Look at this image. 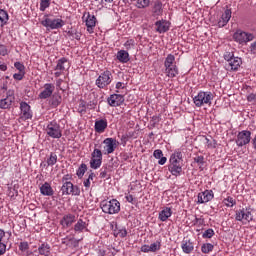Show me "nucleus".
I'll use <instances>...</instances> for the list:
<instances>
[{
  "mask_svg": "<svg viewBox=\"0 0 256 256\" xmlns=\"http://www.w3.org/2000/svg\"><path fill=\"white\" fill-rule=\"evenodd\" d=\"M168 171L171 172V175L174 177L181 176L183 172V153L180 151L174 152L169 159Z\"/></svg>",
  "mask_w": 256,
  "mask_h": 256,
  "instance_id": "obj_1",
  "label": "nucleus"
},
{
  "mask_svg": "<svg viewBox=\"0 0 256 256\" xmlns=\"http://www.w3.org/2000/svg\"><path fill=\"white\" fill-rule=\"evenodd\" d=\"M164 73L166 77L170 79H175L179 75V67H177V62H175V55L168 54L164 61Z\"/></svg>",
  "mask_w": 256,
  "mask_h": 256,
  "instance_id": "obj_2",
  "label": "nucleus"
},
{
  "mask_svg": "<svg viewBox=\"0 0 256 256\" xmlns=\"http://www.w3.org/2000/svg\"><path fill=\"white\" fill-rule=\"evenodd\" d=\"M215 96L211 93V91H200L194 98L193 103L197 107H205L207 105L208 107H211L213 103V99Z\"/></svg>",
  "mask_w": 256,
  "mask_h": 256,
  "instance_id": "obj_3",
  "label": "nucleus"
},
{
  "mask_svg": "<svg viewBox=\"0 0 256 256\" xmlns=\"http://www.w3.org/2000/svg\"><path fill=\"white\" fill-rule=\"evenodd\" d=\"M100 207L103 213L108 215H116L121 211V203L117 199H112L110 201L104 200L100 203Z\"/></svg>",
  "mask_w": 256,
  "mask_h": 256,
  "instance_id": "obj_4",
  "label": "nucleus"
},
{
  "mask_svg": "<svg viewBox=\"0 0 256 256\" xmlns=\"http://www.w3.org/2000/svg\"><path fill=\"white\" fill-rule=\"evenodd\" d=\"M111 83H113V73L109 70L100 73L95 81V85L98 89H107L108 85H111Z\"/></svg>",
  "mask_w": 256,
  "mask_h": 256,
  "instance_id": "obj_5",
  "label": "nucleus"
},
{
  "mask_svg": "<svg viewBox=\"0 0 256 256\" xmlns=\"http://www.w3.org/2000/svg\"><path fill=\"white\" fill-rule=\"evenodd\" d=\"M45 131L48 137H51V139H61V137H63V130L61 129V125L55 121L48 123Z\"/></svg>",
  "mask_w": 256,
  "mask_h": 256,
  "instance_id": "obj_6",
  "label": "nucleus"
},
{
  "mask_svg": "<svg viewBox=\"0 0 256 256\" xmlns=\"http://www.w3.org/2000/svg\"><path fill=\"white\" fill-rule=\"evenodd\" d=\"M103 165V152L99 148H95L91 153L90 167L91 169H99Z\"/></svg>",
  "mask_w": 256,
  "mask_h": 256,
  "instance_id": "obj_7",
  "label": "nucleus"
},
{
  "mask_svg": "<svg viewBox=\"0 0 256 256\" xmlns=\"http://www.w3.org/2000/svg\"><path fill=\"white\" fill-rule=\"evenodd\" d=\"M235 220L240 221L241 223H243V225H247V223H251V221H253V215L249 210L242 208L236 210Z\"/></svg>",
  "mask_w": 256,
  "mask_h": 256,
  "instance_id": "obj_8",
  "label": "nucleus"
},
{
  "mask_svg": "<svg viewBox=\"0 0 256 256\" xmlns=\"http://www.w3.org/2000/svg\"><path fill=\"white\" fill-rule=\"evenodd\" d=\"M82 20L87 27L88 33H94V29L97 25V17H95V15L91 14L90 12H84Z\"/></svg>",
  "mask_w": 256,
  "mask_h": 256,
  "instance_id": "obj_9",
  "label": "nucleus"
},
{
  "mask_svg": "<svg viewBox=\"0 0 256 256\" xmlns=\"http://www.w3.org/2000/svg\"><path fill=\"white\" fill-rule=\"evenodd\" d=\"M41 25H43V27H46V29H61V27L65 25V21H63V19L61 18H45L41 21Z\"/></svg>",
  "mask_w": 256,
  "mask_h": 256,
  "instance_id": "obj_10",
  "label": "nucleus"
},
{
  "mask_svg": "<svg viewBox=\"0 0 256 256\" xmlns=\"http://www.w3.org/2000/svg\"><path fill=\"white\" fill-rule=\"evenodd\" d=\"M61 191L62 195H81V190L78 188V186L73 185L71 182H64L61 187Z\"/></svg>",
  "mask_w": 256,
  "mask_h": 256,
  "instance_id": "obj_11",
  "label": "nucleus"
},
{
  "mask_svg": "<svg viewBox=\"0 0 256 256\" xmlns=\"http://www.w3.org/2000/svg\"><path fill=\"white\" fill-rule=\"evenodd\" d=\"M251 143V131L243 130L238 133L236 139V145L238 147H245V145H249Z\"/></svg>",
  "mask_w": 256,
  "mask_h": 256,
  "instance_id": "obj_12",
  "label": "nucleus"
},
{
  "mask_svg": "<svg viewBox=\"0 0 256 256\" xmlns=\"http://www.w3.org/2000/svg\"><path fill=\"white\" fill-rule=\"evenodd\" d=\"M254 36L251 33H247L241 30H238L234 34V41L243 45V43H249V41H253Z\"/></svg>",
  "mask_w": 256,
  "mask_h": 256,
  "instance_id": "obj_13",
  "label": "nucleus"
},
{
  "mask_svg": "<svg viewBox=\"0 0 256 256\" xmlns=\"http://www.w3.org/2000/svg\"><path fill=\"white\" fill-rule=\"evenodd\" d=\"M20 119L22 121L33 119V110H31V106L27 102L20 103Z\"/></svg>",
  "mask_w": 256,
  "mask_h": 256,
  "instance_id": "obj_14",
  "label": "nucleus"
},
{
  "mask_svg": "<svg viewBox=\"0 0 256 256\" xmlns=\"http://www.w3.org/2000/svg\"><path fill=\"white\" fill-rule=\"evenodd\" d=\"M15 103V91L8 90L5 98L0 100V109H10Z\"/></svg>",
  "mask_w": 256,
  "mask_h": 256,
  "instance_id": "obj_15",
  "label": "nucleus"
},
{
  "mask_svg": "<svg viewBox=\"0 0 256 256\" xmlns=\"http://www.w3.org/2000/svg\"><path fill=\"white\" fill-rule=\"evenodd\" d=\"M103 144L105 155H111V153H115L117 145H119V142H117L115 138H106L104 139Z\"/></svg>",
  "mask_w": 256,
  "mask_h": 256,
  "instance_id": "obj_16",
  "label": "nucleus"
},
{
  "mask_svg": "<svg viewBox=\"0 0 256 256\" xmlns=\"http://www.w3.org/2000/svg\"><path fill=\"white\" fill-rule=\"evenodd\" d=\"M55 92V84L46 83L44 84L42 91L38 95V99H49Z\"/></svg>",
  "mask_w": 256,
  "mask_h": 256,
  "instance_id": "obj_17",
  "label": "nucleus"
},
{
  "mask_svg": "<svg viewBox=\"0 0 256 256\" xmlns=\"http://www.w3.org/2000/svg\"><path fill=\"white\" fill-rule=\"evenodd\" d=\"M214 197L215 193H213V190H205L198 193L197 203H199L200 205H203V203H209V201H213Z\"/></svg>",
  "mask_w": 256,
  "mask_h": 256,
  "instance_id": "obj_18",
  "label": "nucleus"
},
{
  "mask_svg": "<svg viewBox=\"0 0 256 256\" xmlns=\"http://www.w3.org/2000/svg\"><path fill=\"white\" fill-rule=\"evenodd\" d=\"M124 101L125 98H123V95L121 94H112L107 99V103L110 107H119L120 105H123Z\"/></svg>",
  "mask_w": 256,
  "mask_h": 256,
  "instance_id": "obj_19",
  "label": "nucleus"
},
{
  "mask_svg": "<svg viewBox=\"0 0 256 256\" xmlns=\"http://www.w3.org/2000/svg\"><path fill=\"white\" fill-rule=\"evenodd\" d=\"M241 63L243 61L239 57H234L229 62L225 64L226 71H238L239 67H241Z\"/></svg>",
  "mask_w": 256,
  "mask_h": 256,
  "instance_id": "obj_20",
  "label": "nucleus"
},
{
  "mask_svg": "<svg viewBox=\"0 0 256 256\" xmlns=\"http://www.w3.org/2000/svg\"><path fill=\"white\" fill-rule=\"evenodd\" d=\"M181 249L186 255H191V252L195 250V245L191 239H183L181 242Z\"/></svg>",
  "mask_w": 256,
  "mask_h": 256,
  "instance_id": "obj_21",
  "label": "nucleus"
},
{
  "mask_svg": "<svg viewBox=\"0 0 256 256\" xmlns=\"http://www.w3.org/2000/svg\"><path fill=\"white\" fill-rule=\"evenodd\" d=\"M107 127H108L107 119L103 118L95 121V124H94L95 133H99V134L105 133Z\"/></svg>",
  "mask_w": 256,
  "mask_h": 256,
  "instance_id": "obj_22",
  "label": "nucleus"
},
{
  "mask_svg": "<svg viewBox=\"0 0 256 256\" xmlns=\"http://www.w3.org/2000/svg\"><path fill=\"white\" fill-rule=\"evenodd\" d=\"M157 33H167L169 31V27H171V23L167 20H160L155 22Z\"/></svg>",
  "mask_w": 256,
  "mask_h": 256,
  "instance_id": "obj_23",
  "label": "nucleus"
},
{
  "mask_svg": "<svg viewBox=\"0 0 256 256\" xmlns=\"http://www.w3.org/2000/svg\"><path fill=\"white\" fill-rule=\"evenodd\" d=\"M63 101V97L59 93H54L51 95L49 99V105L52 107V109H57L59 105H61V102Z\"/></svg>",
  "mask_w": 256,
  "mask_h": 256,
  "instance_id": "obj_24",
  "label": "nucleus"
},
{
  "mask_svg": "<svg viewBox=\"0 0 256 256\" xmlns=\"http://www.w3.org/2000/svg\"><path fill=\"white\" fill-rule=\"evenodd\" d=\"M231 9H226L218 21V27H225L229 21H231Z\"/></svg>",
  "mask_w": 256,
  "mask_h": 256,
  "instance_id": "obj_25",
  "label": "nucleus"
},
{
  "mask_svg": "<svg viewBox=\"0 0 256 256\" xmlns=\"http://www.w3.org/2000/svg\"><path fill=\"white\" fill-rule=\"evenodd\" d=\"M75 221H76L75 215L67 214L63 216L62 220L60 221V224L62 225V227H71V225H73Z\"/></svg>",
  "mask_w": 256,
  "mask_h": 256,
  "instance_id": "obj_26",
  "label": "nucleus"
},
{
  "mask_svg": "<svg viewBox=\"0 0 256 256\" xmlns=\"http://www.w3.org/2000/svg\"><path fill=\"white\" fill-rule=\"evenodd\" d=\"M40 193L41 195H44L46 197H52L55 191H53V187H51V184L45 182L42 186H40Z\"/></svg>",
  "mask_w": 256,
  "mask_h": 256,
  "instance_id": "obj_27",
  "label": "nucleus"
},
{
  "mask_svg": "<svg viewBox=\"0 0 256 256\" xmlns=\"http://www.w3.org/2000/svg\"><path fill=\"white\" fill-rule=\"evenodd\" d=\"M171 215H173V210L170 207H165L159 212L158 219L165 223V221H167Z\"/></svg>",
  "mask_w": 256,
  "mask_h": 256,
  "instance_id": "obj_28",
  "label": "nucleus"
},
{
  "mask_svg": "<svg viewBox=\"0 0 256 256\" xmlns=\"http://www.w3.org/2000/svg\"><path fill=\"white\" fill-rule=\"evenodd\" d=\"M7 253V241H5V230L0 229V256Z\"/></svg>",
  "mask_w": 256,
  "mask_h": 256,
  "instance_id": "obj_29",
  "label": "nucleus"
},
{
  "mask_svg": "<svg viewBox=\"0 0 256 256\" xmlns=\"http://www.w3.org/2000/svg\"><path fill=\"white\" fill-rule=\"evenodd\" d=\"M66 67L69 69V67H71V65H69V60H67V58L63 57L60 58L57 61L56 67H55V71H65Z\"/></svg>",
  "mask_w": 256,
  "mask_h": 256,
  "instance_id": "obj_30",
  "label": "nucleus"
},
{
  "mask_svg": "<svg viewBox=\"0 0 256 256\" xmlns=\"http://www.w3.org/2000/svg\"><path fill=\"white\" fill-rule=\"evenodd\" d=\"M152 13L154 17H159L163 15V3L160 0H156L154 2V6L152 8Z\"/></svg>",
  "mask_w": 256,
  "mask_h": 256,
  "instance_id": "obj_31",
  "label": "nucleus"
},
{
  "mask_svg": "<svg viewBox=\"0 0 256 256\" xmlns=\"http://www.w3.org/2000/svg\"><path fill=\"white\" fill-rule=\"evenodd\" d=\"M38 253L39 255L43 256H51V246L44 242L38 247Z\"/></svg>",
  "mask_w": 256,
  "mask_h": 256,
  "instance_id": "obj_32",
  "label": "nucleus"
},
{
  "mask_svg": "<svg viewBox=\"0 0 256 256\" xmlns=\"http://www.w3.org/2000/svg\"><path fill=\"white\" fill-rule=\"evenodd\" d=\"M116 59H118L120 63H129V52H127V50H119Z\"/></svg>",
  "mask_w": 256,
  "mask_h": 256,
  "instance_id": "obj_33",
  "label": "nucleus"
},
{
  "mask_svg": "<svg viewBox=\"0 0 256 256\" xmlns=\"http://www.w3.org/2000/svg\"><path fill=\"white\" fill-rule=\"evenodd\" d=\"M85 229H87V222L83 221V219H79L74 225V231L76 233H83Z\"/></svg>",
  "mask_w": 256,
  "mask_h": 256,
  "instance_id": "obj_34",
  "label": "nucleus"
},
{
  "mask_svg": "<svg viewBox=\"0 0 256 256\" xmlns=\"http://www.w3.org/2000/svg\"><path fill=\"white\" fill-rule=\"evenodd\" d=\"M7 23H9V13L3 9H0V27L7 25Z\"/></svg>",
  "mask_w": 256,
  "mask_h": 256,
  "instance_id": "obj_35",
  "label": "nucleus"
},
{
  "mask_svg": "<svg viewBox=\"0 0 256 256\" xmlns=\"http://www.w3.org/2000/svg\"><path fill=\"white\" fill-rule=\"evenodd\" d=\"M135 2L137 9H147L151 5V0H132Z\"/></svg>",
  "mask_w": 256,
  "mask_h": 256,
  "instance_id": "obj_36",
  "label": "nucleus"
},
{
  "mask_svg": "<svg viewBox=\"0 0 256 256\" xmlns=\"http://www.w3.org/2000/svg\"><path fill=\"white\" fill-rule=\"evenodd\" d=\"M48 167H53L57 163V154L54 152H51L49 157L46 160Z\"/></svg>",
  "mask_w": 256,
  "mask_h": 256,
  "instance_id": "obj_37",
  "label": "nucleus"
},
{
  "mask_svg": "<svg viewBox=\"0 0 256 256\" xmlns=\"http://www.w3.org/2000/svg\"><path fill=\"white\" fill-rule=\"evenodd\" d=\"M85 173H87V164H81L76 171V175L79 179H83Z\"/></svg>",
  "mask_w": 256,
  "mask_h": 256,
  "instance_id": "obj_38",
  "label": "nucleus"
},
{
  "mask_svg": "<svg viewBox=\"0 0 256 256\" xmlns=\"http://www.w3.org/2000/svg\"><path fill=\"white\" fill-rule=\"evenodd\" d=\"M202 142L204 145H206L207 149H212L215 147V140H211L207 136H202Z\"/></svg>",
  "mask_w": 256,
  "mask_h": 256,
  "instance_id": "obj_39",
  "label": "nucleus"
},
{
  "mask_svg": "<svg viewBox=\"0 0 256 256\" xmlns=\"http://www.w3.org/2000/svg\"><path fill=\"white\" fill-rule=\"evenodd\" d=\"M213 249H215V246H213V244H211V243H205L201 246V251L204 254L211 253V251H213Z\"/></svg>",
  "mask_w": 256,
  "mask_h": 256,
  "instance_id": "obj_40",
  "label": "nucleus"
},
{
  "mask_svg": "<svg viewBox=\"0 0 256 256\" xmlns=\"http://www.w3.org/2000/svg\"><path fill=\"white\" fill-rule=\"evenodd\" d=\"M194 163H197V165H199V169L203 171V165H205V157L204 156L194 157Z\"/></svg>",
  "mask_w": 256,
  "mask_h": 256,
  "instance_id": "obj_41",
  "label": "nucleus"
},
{
  "mask_svg": "<svg viewBox=\"0 0 256 256\" xmlns=\"http://www.w3.org/2000/svg\"><path fill=\"white\" fill-rule=\"evenodd\" d=\"M123 45L126 51H131V49H135V39H128Z\"/></svg>",
  "mask_w": 256,
  "mask_h": 256,
  "instance_id": "obj_42",
  "label": "nucleus"
},
{
  "mask_svg": "<svg viewBox=\"0 0 256 256\" xmlns=\"http://www.w3.org/2000/svg\"><path fill=\"white\" fill-rule=\"evenodd\" d=\"M224 203L226 207H234V205H237V201L231 196H228L227 198L224 199Z\"/></svg>",
  "mask_w": 256,
  "mask_h": 256,
  "instance_id": "obj_43",
  "label": "nucleus"
},
{
  "mask_svg": "<svg viewBox=\"0 0 256 256\" xmlns=\"http://www.w3.org/2000/svg\"><path fill=\"white\" fill-rule=\"evenodd\" d=\"M215 235V230L212 228L207 229L206 231L203 232L202 238L203 239H211Z\"/></svg>",
  "mask_w": 256,
  "mask_h": 256,
  "instance_id": "obj_44",
  "label": "nucleus"
},
{
  "mask_svg": "<svg viewBox=\"0 0 256 256\" xmlns=\"http://www.w3.org/2000/svg\"><path fill=\"white\" fill-rule=\"evenodd\" d=\"M151 253H156V251H159L161 249V242L156 241L152 244H150Z\"/></svg>",
  "mask_w": 256,
  "mask_h": 256,
  "instance_id": "obj_45",
  "label": "nucleus"
},
{
  "mask_svg": "<svg viewBox=\"0 0 256 256\" xmlns=\"http://www.w3.org/2000/svg\"><path fill=\"white\" fill-rule=\"evenodd\" d=\"M51 5V0H40V11H45Z\"/></svg>",
  "mask_w": 256,
  "mask_h": 256,
  "instance_id": "obj_46",
  "label": "nucleus"
},
{
  "mask_svg": "<svg viewBox=\"0 0 256 256\" xmlns=\"http://www.w3.org/2000/svg\"><path fill=\"white\" fill-rule=\"evenodd\" d=\"M77 111L80 115H85V113H87V106L83 101L78 105Z\"/></svg>",
  "mask_w": 256,
  "mask_h": 256,
  "instance_id": "obj_47",
  "label": "nucleus"
},
{
  "mask_svg": "<svg viewBox=\"0 0 256 256\" xmlns=\"http://www.w3.org/2000/svg\"><path fill=\"white\" fill-rule=\"evenodd\" d=\"M14 67L17 69V71H19V73H25V65H23V63L15 62Z\"/></svg>",
  "mask_w": 256,
  "mask_h": 256,
  "instance_id": "obj_48",
  "label": "nucleus"
},
{
  "mask_svg": "<svg viewBox=\"0 0 256 256\" xmlns=\"http://www.w3.org/2000/svg\"><path fill=\"white\" fill-rule=\"evenodd\" d=\"M9 54V50L7 49V46H5L4 44H0V55L2 57H5V55Z\"/></svg>",
  "mask_w": 256,
  "mask_h": 256,
  "instance_id": "obj_49",
  "label": "nucleus"
},
{
  "mask_svg": "<svg viewBox=\"0 0 256 256\" xmlns=\"http://www.w3.org/2000/svg\"><path fill=\"white\" fill-rule=\"evenodd\" d=\"M23 77H25V72H19L13 75V79H15V81H23Z\"/></svg>",
  "mask_w": 256,
  "mask_h": 256,
  "instance_id": "obj_50",
  "label": "nucleus"
},
{
  "mask_svg": "<svg viewBox=\"0 0 256 256\" xmlns=\"http://www.w3.org/2000/svg\"><path fill=\"white\" fill-rule=\"evenodd\" d=\"M70 33V35L74 38V39H76L77 41H81V33L80 32H78V31H71V32H69Z\"/></svg>",
  "mask_w": 256,
  "mask_h": 256,
  "instance_id": "obj_51",
  "label": "nucleus"
},
{
  "mask_svg": "<svg viewBox=\"0 0 256 256\" xmlns=\"http://www.w3.org/2000/svg\"><path fill=\"white\" fill-rule=\"evenodd\" d=\"M140 251L142 253H151V246L145 244V245L141 246Z\"/></svg>",
  "mask_w": 256,
  "mask_h": 256,
  "instance_id": "obj_52",
  "label": "nucleus"
},
{
  "mask_svg": "<svg viewBox=\"0 0 256 256\" xmlns=\"http://www.w3.org/2000/svg\"><path fill=\"white\" fill-rule=\"evenodd\" d=\"M153 156L155 157V159H161L163 156V151L160 149H157L154 151Z\"/></svg>",
  "mask_w": 256,
  "mask_h": 256,
  "instance_id": "obj_53",
  "label": "nucleus"
},
{
  "mask_svg": "<svg viewBox=\"0 0 256 256\" xmlns=\"http://www.w3.org/2000/svg\"><path fill=\"white\" fill-rule=\"evenodd\" d=\"M20 251H27L29 249V243L28 242H21L19 245Z\"/></svg>",
  "mask_w": 256,
  "mask_h": 256,
  "instance_id": "obj_54",
  "label": "nucleus"
},
{
  "mask_svg": "<svg viewBox=\"0 0 256 256\" xmlns=\"http://www.w3.org/2000/svg\"><path fill=\"white\" fill-rule=\"evenodd\" d=\"M235 57L233 56V53L231 52H226L224 54V59L225 61H227V63H229L231 61V59H234Z\"/></svg>",
  "mask_w": 256,
  "mask_h": 256,
  "instance_id": "obj_55",
  "label": "nucleus"
},
{
  "mask_svg": "<svg viewBox=\"0 0 256 256\" xmlns=\"http://www.w3.org/2000/svg\"><path fill=\"white\" fill-rule=\"evenodd\" d=\"M247 101H248L249 103H255V101H256V94H253V93L249 94V95L247 96Z\"/></svg>",
  "mask_w": 256,
  "mask_h": 256,
  "instance_id": "obj_56",
  "label": "nucleus"
},
{
  "mask_svg": "<svg viewBox=\"0 0 256 256\" xmlns=\"http://www.w3.org/2000/svg\"><path fill=\"white\" fill-rule=\"evenodd\" d=\"M118 235L123 239V238H125V237H127V229H120L119 231H118Z\"/></svg>",
  "mask_w": 256,
  "mask_h": 256,
  "instance_id": "obj_57",
  "label": "nucleus"
},
{
  "mask_svg": "<svg viewBox=\"0 0 256 256\" xmlns=\"http://www.w3.org/2000/svg\"><path fill=\"white\" fill-rule=\"evenodd\" d=\"M125 199H126V201H128V203H132V204H133V201H135V198L131 194L126 195Z\"/></svg>",
  "mask_w": 256,
  "mask_h": 256,
  "instance_id": "obj_58",
  "label": "nucleus"
},
{
  "mask_svg": "<svg viewBox=\"0 0 256 256\" xmlns=\"http://www.w3.org/2000/svg\"><path fill=\"white\" fill-rule=\"evenodd\" d=\"M61 85H63V79L56 80V87H58L60 91H63V88H61Z\"/></svg>",
  "mask_w": 256,
  "mask_h": 256,
  "instance_id": "obj_59",
  "label": "nucleus"
},
{
  "mask_svg": "<svg viewBox=\"0 0 256 256\" xmlns=\"http://www.w3.org/2000/svg\"><path fill=\"white\" fill-rule=\"evenodd\" d=\"M250 51L253 55H256V42H253L250 46Z\"/></svg>",
  "mask_w": 256,
  "mask_h": 256,
  "instance_id": "obj_60",
  "label": "nucleus"
},
{
  "mask_svg": "<svg viewBox=\"0 0 256 256\" xmlns=\"http://www.w3.org/2000/svg\"><path fill=\"white\" fill-rule=\"evenodd\" d=\"M160 160L158 161L159 165H165L167 163V157H161L159 158Z\"/></svg>",
  "mask_w": 256,
  "mask_h": 256,
  "instance_id": "obj_61",
  "label": "nucleus"
},
{
  "mask_svg": "<svg viewBox=\"0 0 256 256\" xmlns=\"http://www.w3.org/2000/svg\"><path fill=\"white\" fill-rule=\"evenodd\" d=\"M83 185L84 187H86V189H89V187H91V180L87 178L86 180H84Z\"/></svg>",
  "mask_w": 256,
  "mask_h": 256,
  "instance_id": "obj_62",
  "label": "nucleus"
},
{
  "mask_svg": "<svg viewBox=\"0 0 256 256\" xmlns=\"http://www.w3.org/2000/svg\"><path fill=\"white\" fill-rule=\"evenodd\" d=\"M0 71H7V64H0Z\"/></svg>",
  "mask_w": 256,
  "mask_h": 256,
  "instance_id": "obj_63",
  "label": "nucleus"
},
{
  "mask_svg": "<svg viewBox=\"0 0 256 256\" xmlns=\"http://www.w3.org/2000/svg\"><path fill=\"white\" fill-rule=\"evenodd\" d=\"M252 147L256 151V134H255L254 138L252 139Z\"/></svg>",
  "mask_w": 256,
  "mask_h": 256,
  "instance_id": "obj_64",
  "label": "nucleus"
}]
</instances>
